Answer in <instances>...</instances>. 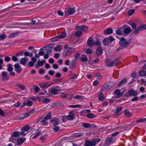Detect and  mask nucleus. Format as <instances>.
<instances>
[{
  "label": "nucleus",
  "instance_id": "nucleus-19",
  "mask_svg": "<svg viewBox=\"0 0 146 146\" xmlns=\"http://www.w3.org/2000/svg\"><path fill=\"white\" fill-rule=\"evenodd\" d=\"M51 85V84H49L48 82H47L45 83L41 84H40V86L41 88H45L49 87Z\"/></svg>",
  "mask_w": 146,
  "mask_h": 146
},
{
  "label": "nucleus",
  "instance_id": "nucleus-34",
  "mask_svg": "<svg viewBox=\"0 0 146 146\" xmlns=\"http://www.w3.org/2000/svg\"><path fill=\"white\" fill-rule=\"evenodd\" d=\"M51 92L52 94H56L57 93L58 90L57 89L55 88H52L51 90Z\"/></svg>",
  "mask_w": 146,
  "mask_h": 146
},
{
  "label": "nucleus",
  "instance_id": "nucleus-58",
  "mask_svg": "<svg viewBox=\"0 0 146 146\" xmlns=\"http://www.w3.org/2000/svg\"><path fill=\"white\" fill-rule=\"evenodd\" d=\"M54 126L53 129L56 132L58 131L59 130V127L58 126H56V125Z\"/></svg>",
  "mask_w": 146,
  "mask_h": 146
},
{
  "label": "nucleus",
  "instance_id": "nucleus-53",
  "mask_svg": "<svg viewBox=\"0 0 146 146\" xmlns=\"http://www.w3.org/2000/svg\"><path fill=\"white\" fill-rule=\"evenodd\" d=\"M5 113L0 108V115L3 117L5 116Z\"/></svg>",
  "mask_w": 146,
  "mask_h": 146
},
{
  "label": "nucleus",
  "instance_id": "nucleus-12",
  "mask_svg": "<svg viewBox=\"0 0 146 146\" xmlns=\"http://www.w3.org/2000/svg\"><path fill=\"white\" fill-rule=\"evenodd\" d=\"M51 121L54 125H57L59 124L60 121L58 118L54 117L51 120Z\"/></svg>",
  "mask_w": 146,
  "mask_h": 146
},
{
  "label": "nucleus",
  "instance_id": "nucleus-5",
  "mask_svg": "<svg viewBox=\"0 0 146 146\" xmlns=\"http://www.w3.org/2000/svg\"><path fill=\"white\" fill-rule=\"evenodd\" d=\"M138 95V93L137 91H134L130 89L126 93L125 96L129 97V96H135Z\"/></svg>",
  "mask_w": 146,
  "mask_h": 146
},
{
  "label": "nucleus",
  "instance_id": "nucleus-52",
  "mask_svg": "<svg viewBox=\"0 0 146 146\" xmlns=\"http://www.w3.org/2000/svg\"><path fill=\"white\" fill-rule=\"evenodd\" d=\"M81 60L83 62H86L88 60V58L87 57H82L80 58Z\"/></svg>",
  "mask_w": 146,
  "mask_h": 146
},
{
  "label": "nucleus",
  "instance_id": "nucleus-24",
  "mask_svg": "<svg viewBox=\"0 0 146 146\" xmlns=\"http://www.w3.org/2000/svg\"><path fill=\"white\" fill-rule=\"evenodd\" d=\"M127 79L125 78H124L118 84V86H121L122 85L124 84L127 82Z\"/></svg>",
  "mask_w": 146,
  "mask_h": 146
},
{
  "label": "nucleus",
  "instance_id": "nucleus-49",
  "mask_svg": "<svg viewBox=\"0 0 146 146\" xmlns=\"http://www.w3.org/2000/svg\"><path fill=\"white\" fill-rule=\"evenodd\" d=\"M51 117V112H50L48 113L45 117L44 118L46 119H50Z\"/></svg>",
  "mask_w": 146,
  "mask_h": 146
},
{
  "label": "nucleus",
  "instance_id": "nucleus-51",
  "mask_svg": "<svg viewBox=\"0 0 146 146\" xmlns=\"http://www.w3.org/2000/svg\"><path fill=\"white\" fill-rule=\"evenodd\" d=\"M101 43L99 40L98 39L97 41L94 43V45L96 46H98L101 45Z\"/></svg>",
  "mask_w": 146,
  "mask_h": 146
},
{
  "label": "nucleus",
  "instance_id": "nucleus-43",
  "mask_svg": "<svg viewBox=\"0 0 146 146\" xmlns=\"http://www.w3.org/2000/svg\"><path fill=\"white\" fill-rule=\"evenodd\" d=\"M83 133H76L75 134V135L73 136V137H80L83 136L84 135Z\"/></svg>",
  "mask_w": 146,
  "mask_h": 146
},
{
  "label": "nucleus",
  "instance_id": "nucleus-42",
  "mask_svg": "<svg viewBox=\"0 0 146 146\" xmlns=\"http://www.w3.org/2000/svg\"><path fill=\"white\" fill-rule=\"evenodd\" d=\"M74 98H76L78 100H83L84 98L83 96L77 95L74 96Z\"/></svg>",
  "mask_w": 146,
  "mask_h": 146
},
{
  "label": "nucleus",
  "instance_id": "nucleus-48",
  "mask_svg": "<svg viewBox=\"0 0 146 146\" xmlns=\"http://www.w3.org/2000/svg\"><path fill=\"white\" fill-rule=\"evenodd\" d=\"M134 12V10L133 9H131L128 11V14L129 15L131 16L132 15Z\"/></svg>",
  "mask_w": 146,
  "mask_h": 146
},
{
  "label": "nucleus",
  "instance_id": "nucleus-13",
  "mask_svg": "<svg viewBox=\"0 0 146 146\" xmlns=\"http://www.w3.org/2000/svg\"><path fill=\"white\" fill-rule=\"evenodd\" d=\"M74 112L71 111L69 113V115L66 116V119L69 120H71L74 119Z\"/></svg>",
  "mask_w": 146,
  "mask_h": 146
},
{
  "label": "nucleus",
  "instance_id": "nucleus-60",
  "mask_svg": "<svg viewBox=\"0 0 146 146\" xmlns=\"http://www.w3.org/2000/svg\"><path fill=\"white\" fill-rule=\"evenodd\" d=\"M18 87L22 90H24L25 89V86L21 84H19Z\"/></svg>",
  "mask_w": 146,
  "mask_h": 146
},
{
  "label": "nucleus",
  "instance_id": "nucleus-3",
  "mask_svg": "<svg viewBox=\"0 0 146 146\" xmlns=\"http://www.w3.org/2000/svg\"><path fill=\"white\" fill-rule=\"evenodd\" d=\"M116 85L115 82H110L107 84L104 85L102 87V90L103 91L106 90Z\"/></svg>",
  "mask_w": 146,
  "mask_h": 146
},
{
  "label": "nucleus",
  "instance_id": "nucleus-35",
  "mask_svg": "<svg viewBox=\"0 0 146 146\" xmlns=\"http://www.w3.org/2000/svg\"><path fill=\"white\" fill-rule=\"evenodd\" d=\"M122 108V107H117L116 108V111L115 112V114H117L119 112L121 111Z\"/></svg>",
  "mask_w": 146,
  "mask_h": 146
},
{
  "label": "nucleus",
  "instance_id": "nucleus-28",
  "mask_svg": "<svg viewBox=\"0 0 146 146\" xmlns=\"http://www.w3.org/2000/svg\"><path fill=\"white\" fill-rule=\"evenodd\" d=\"M62 48L60 45H58L54 48V50L57 52H60L62 50Z\"/></svg>",
  "mask_w": 146,
  "mask_h": 146
},
{
  "label": "nucleus",
  "instance_id": "nucleus-54",
  "mask_svg": "<svg viewBox=\"0 0 146 146\" xmlns=\"http://www.w3.org/2000/svg\"><path fill=\"white\" fill-rule=\"evenodd\" d=\"M23 129L26 131H27L30 129L28 125H26L23 127Z\"/></svg>",
  "mask_w": 146,
  "mask_h": 146
},
{
  "label": "nucleus",
  "instance_id": "nucleus-8",
  "mask_svg": "<svg viewBox=\"0 0 146 146\" xmlns=\"http://www.w3.org/2000/svg\"><path fill=\"white\" fill-rule=\"evenodd\" d=\"M88 27L85 25H81L80 26H77L76 28L77 30H80L81 31H85L88 30Z\"/></svg>",
  "mask_w": 146,
  "mask_h": 146
},
{
  "label": "nucleus",
  "instance_id": "nucleus-31",
  "mask_svg": "<svg viewBox=\"0 0 146 146\" xmlns=\"http://www.w3.org/2000/svg\"><path fill=\"white\" fill-rule=\"evenodd\" d=\"M13 65L11 64H9L7 65V70L9 72H11L13 70Z\"/></svg>",
  "mask_w": 146,
  "mask_h": 146
},
{
  "label": "nucleus",
  "instance_id": "nucleus-45",
  "mask_svg": "<svg viewBox=\"0 0 146 146\" xmlns=\"http://www.w3.org/2000/svg\"><path fill=\"white\" fill-rule=\"evenodd\" d=\"M6 37V36L4 34L1 35L0 34V40H3Z\"/></svg>",
  "mask_w": 146,
  "mask_h": 146
},
{
  "label": "nucleus",
  "instance_id": "nucleus-30",
  "mask_svg": "<svg viewBox=\"0 0 146 146\" xmlns=\"http://www.w3.org/2000/svg\"><path fill=\"white\" fill-rule=\"evenodd\" d=\"M139 74L141 76H144L146 75V71L142 70L139 72Z\"/></svg>",
  "mask_w": 146,
  "mask_h": 146
},
{
  "label": "nucleus",
  "instance_id": "nucleus-36",
  "mask_svg": "<svg viewBox=\"0 0 146 146\" xmlns=\"http://www.w3.org/2000/svg\"><path fill=\"white\" fill-rule=\"evenodd\" d=\"M85 128H88L91 126V124L88 123H81Z\"/></svg>",
  "mask_w": 146,
  "mask_h": 146
},
{
  "label": "nucleus",
  "instance_id": "nucleus-11",
  "mask_svg": "<svg viewBox=\"0 0 146 146\" xmlns=\"http://www.w3.org/2000/svg\"><path fill=\"white\" fill-rule=\"evenodd\" d=\"M2 76V80L6 81L8 80L9 76H8L7 72L5 71H3L1 73Z\"/></svg>",
  "mask_w": 146,
  "mask_h": 146
},
{
  "label": "nucleus",
  "instance_id": "nucleus-50",
  "mask_svg": "<svg viewBox=\"0 0 146 146\" xmlns=\"http://www.w3.org/2000/svg\"><path fill=\"white\" fill-rule=\"evenodd\" d=\"M86 116L87 118H92L94 117V115L92 113H89Z\"/></svg>",
  "mask_w": 146,
  "mask_h": 146
},
{
  "label": "nucleus",
  "instance_id": "nucleus-59",
  "mask_svg": "<svg viewBox=\"0 0 146 146\" xmlns=\"http://www.w3.org/2000/svg\"><path fill=\"white\" fill-rule=\"evenodd\" d=\"M145 120H146V118H143L137 120L136 122L137 123L142 122Z\"/></svg>",
  "mask_w": 146,
  "mask_h": 146
},
{
  "label": "nucleus",
  "instance_id": "nucleus-55",
  "mask_svg": "<svg viewBox=\"0 0 146 146\" xmlns=\"http://www.w3.org/2000/svg\"><path fill=\"white\" fill-rule=\"evenodd\" d=\"M37 64H38L40 66H42L44 64L43 61L39 60L37 62Z\"/></svg>",
  "mask_w": 146,
  "mask_h": 146
},
{
  "label": "nucleus",
  "instance_id": "nucleus-23",
  "mask_svg": "<svg viewBox=\"0 0 146 146\" xmlns=\"http://www.w3.org/2000/svg\"><path fill=\"white\" fill-rule=\"evenodd\" d=\"M75 12V9L73 8H71L68 9L67 12L68 15H71L74 13Z\"/></svg>",
  "mask_w": 146,
  "mask_h": 146
},
{
  "label": "nucleus",
  "instance_id": "nucleus-22",
  "mask_svg": "<svg viewBox=\"0 0 146 146\" xmlns=\"http://www.w3.org/2000/svg\"><path fill=\"white\" fill-rule=\"evenodd\" d=\"M113 33V30L110 28L106 29V30L104 31V34L105 35L110 34Z\"/></svg>",
  "mask_w": 146,
  "mask_h": 146
},
{
  "label": "nucleus",
  "instance_id": "nucleus-46",
  "mask_svg": "<svg viewBox=\"0 0 146 146\" xmlns=\"http://www.w3.org/2000/svg\"><path fill=\"white\" fill-rule=\"evenodd\" d=\"M46 120L44 117L42 119L41 122L42 125H47V123L46 122Z\"/></svg>",
  "mask_w": 146,
  "mask_h": 146
},
{
  "label": "nucleus",
  "instance_id": "nucleus-9",
  "mask_svg": "<svg viewBox=\"0 0 146 146\" xmlns=\"http://www.w3.org/2000/svg\"><path fill=\"white\" fill-rule=\"evenodd\" d=\"M15 70L17 73H21L22 71V68L21 67L19 63H16L14 65Z\"/></svg>",
  "mask_w": 146,
  "mask_h": 146
},
{
  "label": "nucleus",
  "instance_id": "nucleus-32",
  "mask_svg": "<svg viewBox=\"0 0 146 146\" xmlns=\"http://www.w3.org/2000/svg\"><path fill=\"white\" fill-rule=\"evenodd\" d=\"M124 113L125 115L129 117H130L131 116L132 114L130 113L129 111L127 110H125L124 111Z\"/></svg>",
  "mask_w": 146,
  "mask_h": 146
},
{
  "label": "nucleus",
  "instance_id": "nucleus-62",
  "mask_svg": "<svg viewBox=\"0 0 146 146\" xmlns=\"http://www.w3.org/2000/svg\"><path fill=\"white\" fill-rule=\"evenodd\" d=\"M52 67L53 68L57 69L59 68L58 66L56 64H54L52 65Z\"/></svg>",
  "mask_w": 146,
  "mask_h": 146
},
{
  "label": "nucleus",
  "instance_id": "nucleus-16",
  "mask_svg": "<svg viewBox=\"0 0 146 146\" xmlns=\"http://www.w3.org/2000/svg\"><path fill=\"white\" fill-rule=\"evenodd\" d=\"M41 131L39 129H37L36 134H33L31 135V137H33V138L35 139L38 137L39 135H41Z\"/></svg>",
  "mask_w": 146,
  "mask_h": 146
},
{
  "label": "nucleus",
  "instance_id": "nucleus-57",
  "mask_svg": "<svg viewBox=\"0 0 146 146\" xmlns=\"http://www.w3.org/2000/svg\"><path fill=\"white\" fill-rule=\"evenodd\" d=\"M5 60L6 62H9L11 60L9 56H6L5 58Z\"/></svg>",
  "mask_w": 146,
  "mask_h": 146
},
{
  "label": "nucleus",
  "instance_id": "nucleus-6",
  "mask_svg": "<svg viewBox=\"0 0 146 146\" xmlns=\"http://www.w3.org/2000/svg\"><path fill=\"white\" fill-rule=\"evenodd\" d=\"M72 50V48L71 47H69L67 49H65L62 53L63 56L66 57L72 54L73 52Z\"/></svg>",
  "mask_w": 146,
  "mask_h": 146
},
{
  "label": "nucleus",
  "instance_id": "nucleus-47",
  "mask_svg": "<svg viewBox=\"0 0 146 146\" xmlns=\"http://www.w3.org/2000/svg\"><path fill=\"white\" fill-rule=\"evenodd\" d=\"M130 25L132 28L133 30V29H134L136 28V27L137 26V24L136 23H132L130 24Z\"/></svg>",
  "mask_w": 146,
  "mask_h": 146
},
{
  "label": "nucleus",
  "instance_id": "nucleus-10",
  "mask_svg": "<svg viewBox=\"0 0 146 146\" xmlns=\"http://www.w3.org/2000/svg\"><path fill=\"white\" fill-rule=\"evenodd\" d=\"M96 142L94 140L86 141L85 143V146H95L96 145Z\"/></svg>",
  "mask_w": 146,
  "mask_h": 146
},
{
  "label": "nucleus",
  "instance_id": "nucleus-64",
  "mask_svg": "<svg viewBox=\"0 0 146 146\" xmlns=\"http://www.w3.org/2000/svg\"><path fill=\"white\" fill-rule=\"evenodd\" d=\"M33 102L32 101L29 100L28 101L27 103V105L28 106H30L32 105Z\"/></svg>",
  "mask_w": 146,
  "mask_h": 146
},
{
  "label": "nucleus",
  "instance_id": "nucleus-14",
  "mask_svg": "<svg viewBox=\"0 0 146 146\" xmlns=\"http://www.w3.org/2000/svg\"><path fill=\"white\" fill-rule=\"evenodd\" d=\"M112 139L113 138L112 137H110L107 138L105 141V145L106 146H108L111 144L112 143Z\"/></svg>",
  "mask_w": 146,
  "mask_h": 146
},
{
  "label": "nucleus",
  "instance_id": "nucleus-33",
  "mask_svg": "<svg viewBox=\"0 0 146 146\" xmlns=\"http://www.w3.org/2000/svg\"><path fill=\"white\" fill-rule=\"evenodd\" d=\"M14 136L11 135V137L9 138V141L12 143H15L16 142V139Z\"/></svg>",
  "mask_w": 146,
  "mask_h": 146
},
{
  "label": "nucleus",
  "instance_id": "nucleus-1",
  "mask_svg": "<svg viewBox=\"0 0 146 146\" xmlns=\"http://www.w3.org/2000/svg\"><path fill=\"white\" fill-rule=\"evenodd\" d=\"M130 42L129 41L126 40L125 38H121L119 42L120 46L117 49V51H118L119 50L127 48V46L130 44Z\"/></svg>",
  "mask_w": 146,
  "mask_h": 146
},
{
  "label": "nucleus",
  "instance_id": "nucleus-21",
  "mask_svg": "<svg viewBox=\"0 0 146 146\" xmlns=\"http://www.w3.org/2000/svg\"><path fill=\"white\" fill-rule=\"evenodd\" d=\"M98 99L100 101H103L105 99L104 94L102 92H100L98 95Z\"/></svg>",
  "mask_w": 146,
  "mask_h": 146
},
{
  "label": "nucleus",
  "instance_id": "nucleus-15",
  "mask_svg": "<svg viewBox=\"0 0 146 146\" xmlns=\"http://www.w3.org/2000/svg\"><path fill=\"white\" fill-rule=\"evenodd\" d=\"M102 49L101 46H99L97 49L96 53L98 56H100L103 53Z\"/></svg>",
  "mask_w": 146,
  "mask_h": 146
},
{
  "label": "nucleus",
  "instance_id": "nucleus-7",
  "mask_svg": "<svg viewBox=\"0 0 146 146\" xmlns=\"http://www.w3.org/2000/svg\"><path fill=\"white\" fill-rule=\"evenodd\" d=\"M80 56V54L79 53H76L74 55V58L72 60L71 64L72 66H75L74 64L76 61L78 60Z\"/></svg>",
  "mask_w": 146,
  "mask_h": 146
},
{
  "label": "nucleus",
  "instance_id": "nucleus-44",
  "mask_svg": "<svg viewBox=\"0 0 146 146\" xmlns=\"http://www.w3.org/2000/svg\"><path fill=\"white\" fill-rule=\"evenodd\" d=\"M14 137H18L19 136V133L17 131L14 132L12 135Z\"/></svg>",
  "mask_w": 146,
  "mask_h": 146
},
{
  "label": "nucleus",
  "instance_id": "nucleus-2",
  "mask_svg": "<svg viewBox=\"0 0 146 146\" xmlns=\"http://www.w3.org/2000/svg\"><path fill=\"white\" fill-rule=\"evenodd\" d=\"M120 58L119 57L115 58L113 60H111L108 58H107L105 60L106 65L108 67H112L115 65H117V63L119 62Z\"/></svg>",
  "mask_w": 146,
  "mask_h": 146
},
{
  "label": "nucleus",
  "instance_id": "nucleus-56",
  "mask_svg": "<svg viewBox=\"0 0 146 146\" xmlns=\"http://www.w3.org/2000/svg\"><path fill=\"white\" fill-rule=\"evenodd\" d=\"M92 50L90 48L87 49L86 50V53L87 54H90L91 53Z\"/></svg>",
  "mask_w": 146,
  "mask_h": 146
},
{
  "label": "nucleus",
  "instance_id": "nucleus-18",
  "mask_svg": "<svg viewBox=\"0 0 146 146\" xmlns=\"http://www.w3.org/2000/svg\"><path fill=\"white\" fill-rule=\"evenodd\" d=\"M114 92L115 94L117 95V98H119L122 96L123 95V93H121V91L119 89H117L115 90Z\"/></svg>",
  "mask_w": 146,
  "mask_h": 146
},
{
  "label": "nucleus",
  "instance_id": "nucleus-25",
  "mask_svg": "<svg viewBox=\"0 0 146 146\" xmlns=\"http://www.w3.org/2000/svg\"><path fill=\"white\" fill-rule=\"evenodd\" d=\"M94 43L92 38L91 37L90 39H88L87 44L88 45L93 46L94 45Z\"/></svg>",
  "mask_w": 146,
  "mask_h": 146
},
{
  "label": "nucleus",
  "instance_id": "nucleus-20",
  "mask_svg": "<svg viewBox=\"0 0 146 146\" xmlns=\"http://www.w3.org/2000/svg\"><path fill=\"white\" fill-rule=\"evenodd\" d=\"M131 31V29L130 27H126L123 29V33L125 34H128L130 33Z\"/></svg>",
  "mask_w": 146,
  "mask_h": 146
},
{
  "label": "nucleus",
  "instance_id": "nucleus-17",
  "mask_svg": "<svg viewBox=\"0 0 146 146\" xmlns=\"http://www.w3.org/2000/svg\"><path fill=\"white\" fill-rule=\"evenodd\" d=\"M28 61V59L27 58H22L20 60V63L25 66Z\"/></svg>",
  "mask_w": 146,
  "mask_h": 146
},
{
  "label": "nucleus",
  "instance_id": "nucleus-40",
  "mask_svg": "<svg viewBox=\"0 0 146 146\" xmlns=\"http://www.w3.org/2000/svg\"><path fill=\"white\" fill-rule=\"evenodd\" d=\"M139 27L141 31L144 29H146V24H141L139 25Z\"/></svg>",
  "mask_w": 146,
  "mask_h": 146
},
{
  "label": "nucleus",
  "instance_id": "nucleus-29",
  "mask_svg": "<svg viewBox=\"0 0 146 146\" xmlns=\"http://www.w3.org/2000/svg\"><path fill=\"white\" fill-rule=\"evenodd\" d=\"M18 35V33L17 32H16V33H13L9 34L8 36V37L9 38H13L15 37L16 36Z\"/></svg>",
  "mask_w": 146,
  "mask_h": 146
},
{
  "label": "nucleus",
  "instance_id": "nucleus-39",
  "mask_svg": "<svg viewBox=\"0 0 146 146\" xmlns=\"http://www.w3.org/2000/svg\"><path fill=\"white\" fill-rule=\"evenodd\" d=\"M82 32L80 30H78L76 32L75 35L76 36L78 37H80L82 35Z\"/></svg>",
  "mask_w": 146,
  "mask_h": 146
},
{
  "label": "nucleus",
  "instance_id": "nucleus-63",
  "mask_svg": "<svg viewBox=\"0 0 146 146\" xmlns=\"http://www.w3.org/2000/svg\"><path fill=\"white\" fill-rule=\"evenodd\" d=\"M12 60L15 62H17L18 61L17 58L16 57V56H13L12 57Z\"/></svg>",
  "mask_w": 146,
  "mask_h": 146
},
{
  "label": "nucleus",
  "instance_id": "nucleus-26",
  "mask_svg": "<svg viewBox=\"0 0 146 146\" xmlns=\"http://www.w3.org/2000/svg\"><path fill=\"white\" fill-rule=\"evenodd\" d=\"M26 140L25 138H20L18 139L17 142L18 145H21L23 144Z\"/></svg>",
  "mask_w": 146,
  "mask_h": 146
},
{
  "label": "nucleus",
  "instance_id": "nucleus-27",
  "mask_svg": "<svg viewBox=\"0 0 146 146\" xmlns=\"http://www.w3.org/2000/svg\"><path fill=\"white\" fill-rule=\"evenodd\" d=\"M133 33L135 35H137L139 31H141L139 27L133 29Z\"/></svg>",
  "mask_w": 146,
  "mask_h": 146
},
{
  "label": "nucleus",
  "instance_id": "nucleus-61",
  "mask_svg": "<svg viewBox=\"0 0 146 146\" xmlns=\"http://www.w3.org/2000/svg\"><path fill=\"white\" fill-rule=\"evenodd\" d=\"M24 52L23 51H21V52H19L15 54V56H18L20 55H22L23 53Z\"/></svg>",
  "mask_w": 146,
  "mask_h": 146
},
{
  "label": "nucleus",
  "instance_id": "nucleus-41",
  "mask_svg": "<svg viewBox=\"0 0 146 146\" xmlns=\"http://www.w3.org/2000/svg\"><path fill=\"white\" fill-rule=\"evenodd\" d=\"M66 34L64 32L61 33V34L58 36H59V37L60 39L65 38L66 36Z\"/></svg>",
  "mask_w": 146,
  "mask_h": 146
},
{
  "label": "nucleus",
  "instance_id": "nucleus-4",
  "mask_svg": "<svg viewBox=\"0 0 146 146\" xmlns=\"http://www.w3.org/2000/svg\"><path fill=\"white\" fill-rule=\"evenodd\" d=\"M115 39L111 36L105 38L103 40V43L105 45H107L110 44Z\"/></svg>",
  "mask_w": 146,
  "mask_h": 146
},
{
  "label": "nucleus",
  "instance_id": "nucleus-38",
  "mask_svg": "<svg viewBox=\"0 0 146 146\" xmlns=\"http://www.w3.org/2000/svg\"><path fill=\"white\" fill-rule=\"evenodd\" d=\"M59 37V36H58L56 37H54L52 38L51 39V40L52 42L57 41L58 40L60 39V38Z\"/></svg>",
  "mask_w": 146,
  "mask_h": 146
},
{
  "label": "nucleus",
  "instance_id": "nucleus-37",
  "mask_svg": "<svg viewBox=\"0 0 146 146\" xmlns=\"http://www.w3.org/2000/svg\"><path fill=\"white\" fill-rule=\"evenodd\" d=\"M70 79H74L77 78V76L75 74H72L69 75Z\"/></svg>",
  "mask_w": 146,
  "mask_h": 146
}]
</instances>
